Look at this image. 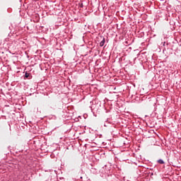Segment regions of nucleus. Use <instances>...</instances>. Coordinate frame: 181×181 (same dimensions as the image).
I'll list each match as a JSON object with an SVG mask.
<instances>
[{"label": "nucleus", "mask_w": 181, "mask_h": 181, "mask_svg": "<svg viewBox=\"0 0 181 181\" xmlns=\"http://www.w3.org/2000/svg\"><path fill=\"white\" fill-rule=\"evenodd\" d=\"M28 77H29V74L28 73H25V78H28Z\"/></svg>", "instance_id": "3"}, {"label": "nucleus", "mask_w": 181, "mask_h": 181, "mask_svg": "<svg viewBox=\"0 0 181 181\" xmlns=\"http://www.w3.org/2000/svg\"><path fill=\"white\" fill-rule=\"evenodd\" d=\"M104 43H105V38H103V40L100 42V47H103V46H104Z\"/></svg>", "instance_id": "1"}, {"label": "nucleus", "mask_w": 181, "mask_h": 181, "mask_svg": "<svg viewBox=\"0 0 181 181\" xmlns=\"http://www.w3.org/2000/svg\"><path fill=\"white\" fill-rule=\"evenodd\" d=\"M158 163H160V165H163V163H165V161H163V160L160 159L158 160Z\"/></svg>", "instance_id": "2"}]
</instances>
